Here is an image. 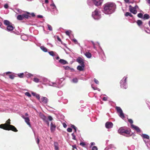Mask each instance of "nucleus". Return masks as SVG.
<instances>
[{"instance_id": "e433bc0d", "label": "nucleus", "mask_w": 150, "mask_h": 150, "mask_svg": "<svg viewBox=\"0 0 150 150\" xmlns=\"http://www.w3.org/2000/svg\"><path fill=\"white\" fill-rule=\"evenodd\" d=\"M71 33V31L70 30H67L66 31L65 33L67 35L69 36H70V34Z\"/></svg>"}, {"instance_id": "09e8293b", "label": "nucleus", "mask_w": 150, "mask_h": 150, "mask_svg": "<svg viewBox=\"0 0 150 150\" xmlns=\"http://www.w3.org/2000/svg\"><path fill=\"white\" fill-rule=\"evenodd\" d=\"M35 97L39 100V101H40V96L39 94H37L35 96Z\"/></svg>"}, {"instance_id": "2eb2a0df", "label": "nucleus", "mask_w": 150, "mask_h": 150, "mask_svg": "<svg viewBox=\"0 0 150 150\" xmlns=\"http://www.w3.org/2000/svg\"><path fill=\"white\" fill-rule=\"evenodd\" d=\"M22 117L25 120V122L27 123V124L30 127H31V125L29 122L30 120L29 118L27 117H25L24 115H22Z\"/></svg>"}, {"instance_id": "f8f14e48", "label": "nucleus", "mask_w": 150, "mask_h": 150, "mask_svg": "<svg viewBox=\"0 0 150 150\" xmlns=\"http://www.w3.org/2000/svg\"><path fill=\"white\" fill-rule=\"evenodd\" d=\"M113 126V124L111 122H108L105 124V127L107 129H110Z\"/></svg>"}, {"instance_id": "69168bd1", "label": "nucleus", "mask_w": 150, "mask_h": 150, "mask_svg": "<svg viewBox=\"0 0 150 150\" xmlns=\"http://www.w3.org/2000/svg\"><path fill=\"white\" fill-rule=\"evenodd\" d=\"M145 32H146V33H150V30L149 29L147 30H145Z\"/></svg>"}, {"instance_id": "13d9d810", "label": "nucleus", "mask_w": 150, "mask_h": 150, "mask_svg": "<svg viewBox=\"0 0 150 150\" xmlns=\"http://www.w3.org/2000/svg\"><path fill=\"white\" fill-rule=\"evenodd\" d=\"M64 68L66 70H69L70 69V68L68 66L65 67Z\"/></svg>"}, {"instance_id": "052dcab7", "label": "nucleus", "mask_w": 150, "mask_h": 150, "mask_svg": "<svg viewBox=\"0 0 150 150\" xmlns=\"http://www.w3.org/2000/svg\"><path fill=\"white\" fill-rule=\"evenodd\" d=\"M8 5L7 4H5L4 6V7L6 8H7L8 7Z\"/></svg>"}, {"instance_id": "473e14b6", "label": "nucleus", "mask_w": 150, "mask_h": 150, "mask_svg": "<svg viewBox=\"0 0 150 150\" xmlns=\"http://www.w3.org/2000/svg\"><path fill=\"white\" fill-rule=\"evenodd\" d=\"M42 80L43 82L45 83V84L46 85H47V84L49 80L45 78H43L42 79Z\"/></svg>"}, {"instance_id": "7ed1b4c3", "label": "nucleus", "mask_w": 150, "mask_h": 150, "mask_svg": "<svg viewBox=\"0 0 150 150\" xmlns=\"http://www.w3.org/2000/svg\"><path fill=\"white\" fill-rule=\"evenodd\" d=\"M92 16L95 20H99L101 18V13L98 9H96L92 12Z\"/></svg>"}, {"instance_id": "c756f323", "label": "nucleus", "mask_w": 150, "mask_h": 150, "mask_svg": "<svg viewBox=\"0 0 150 150\" xmlns=\"http://www.w3.org/2000/svg\"><path fill=\"white\" fill-rule=\"evenodd\" d=\"M137 23V25L139 26L141 28H142V27L141 26L142 24V21L140 20H138Z\"/></svg>"}, {"instance_id": "412c9836", "label": "nucleus", "mask_w": 150, "mask_h": 150, "mask_svg": "<svg viewBox=\"0 0 150 150\" xmlns=\"http://www.w3.org/2000/svg\"><path fill=\"white\" fill-rule=\"evenodd\" d=\"M40 116L42 119L44 121H47V120L48 119L44 115L42 114H40Z\"/></svg>"}, {"instance_id": "79ce46f5", "label": "nucleus", "mask_w": 150, "mask_h": 150, "mask_svg": "<svg viewBox=\"0 0 150 150\" xmlns=\"http://www.w3.org/2000/svg\"><path fill=\"white\" fill-rule=\"evenodd\" d=\"M71 127L74 129V132H76L77 128L74 125H71Z\"/></svg>"}, {"instance_id": "6e6d98bb", "label": "nucleus", "mask_w": 150, "mask_h": 150, "mask_svg": "<svg viewBox=\"0 0 150 150\" xmlns=\"http://www.w3.org/2000/svg\"><path fill=\"white\" fill-rule=\"evenodd\" d=\"M97 148L96 146H94L92 148V150H97Z\"/></svg>"}, {"instance_id": "de8ad7c7", "label": "nucleus", "mask_w": 150, "mask_h": 150, "mask_svg": "<svg viewBox=\"0 0 150 150\" xmlns=\"http://www.w3.org/2000/svg\"><path fill=\"white\" fill-rule=\"evenodd\" d=\"M97 43L98 44V46H99V49H100V51L103 52V54H104V52H103V50H102V48L100 46V44L98 42H97Z\"/></svg>"}, {"instance_id": "39448f33", "label": "nucleus", "mask_w": 150, "mask_h": 150, "mask_svg": "<svg viewBox=\"0 0 150 150\" xmlns=\"http://www.w3.org/2000/svg\"><path fill=\"white\" fill-rule=\"evenodd\" d=\"M118 132L122 135H125V134H129L130 133L129 130L125 129L123 127L120 128L118 130Z\"/></svg>"}, {"instance_id": "20e7f679", "label": "nucleus", "mask_w": 150, "mask_h": 150, "mask_svg": "<svg viewBox=\"0 0 150 150\" xmlns=\"http://www.w3.org/2000/svg\"><path fill=\"white\" fill-rule=\"evenodd\" d=\"M127 76H125L120 81V86L122 88L126 89L127 88Z\"/></svg>"}, {"instance_id": "72a5a7b5", "label": "nucleus", "mask_w": 150, "mask_h": 150, "mask_svg": "<svg viewBox=\"0 0 150 150\" xmlns=\"http://www.w3.org/2000/svg\"><path fill=\"white\" fill-rule=\"evenodd\" d=\"M17 75L20 78H23L24 76V73H23L18 74Z\"/></svg>"}, {"instance_id": "4468645a", "label": "nucleus", "mask_w": 150, "mask_h": 150, "mask_svg": "<svg viewBox=\"0 0 150 150\" xmlns=\"http://www.w3.org/2000/svg\"><path fill=\"white\" fill-rule=\"evenodd\" d=\"M76 62H78L81 65L84 64V59L80 57H78L76 59Z\"/></svg>"}, {"instance_id": "6ab92c4d", "label": "nucleus", "mask_w": 150, "mask_h": 150, "mask_svg": "<svg viewBox=\"0 0 150 150\" xmlns=\"http://www.w3.org/2000/svg\"><path fill=\"white\" fill-rule=\"evenodd\" d=\"M81 66L79 65L77 67V69L79 71H82L84 70L85 65H81Z\"/></svg>"}, {"instance_id": "9b49d317", "label": "nucleus", "mask_w": 150, "mask_h": 150, "mask_svg": "<svg viewBox=\"0 0 150 150\" xmlns=\"http://www.w3.org/2000/svg\"><path fill=\"white\" fill-rule=\"evenodd\" d=\"M14 28V25L12 24L7 26L6 30L10 32H11Z\"/></svg>"}, {"instance_id": "a19ab883", "label": "nucleus", "mask_w": 150, "mask_h": 150, "mask_svg": "<svg viewBox=\"0 0 150 150\" xmlns=\"http://www.w3.org/2000/svg\"><path fill=\"white\" fill-rule=\"evenodd\" d=\"M40 80L37 78H34L33 81L36 83H38L39 82Z\"/></svg>"}, {"instance_id": "b1692460", "label": "nucleus", "mask_w": 150, "mask_h": 150, "mask_svg": "<svg viewBox=\"0 0 150 150\" xmlns=\"http://www.w3.org/2000/svg\"><path fill=\"white\" fill-rule=\"evenodd\" d=\"M24 76H25L28 78H29L32 76H33V75L32 74L28 73V72H25L24 73Z\"/></svg>"}, {"instance_id": "aec40b11", "label": "nucleus", "mask_w": 150, "mask_h": 150, "mask_svg": "<svg viewBox=\"0 0 150 150\" xmlns=\"http://www.w3.org/2000/svg\"><path fill=\"white\" fill-rule=\"evenodd\" d=\"M144 141L147 147L148 148H150V142L149 141V140L147 139L146 140L144 139Z\"/></svg>"}, {"instance_id": "5fc2aeb1", "label": "nucleus", "mask_w": 150, "mask_h": 150, "mask_svg": "<svg viewBox=\"0 0 150 150\" xmlns=\"http://www.w3.org/2000/svg\"><path fill=\"white\" fill-rule=\"evenodd\" d=\"M128 121L130 123H131V124H132L133 123V121L132 119H128Z\"/></svg>"}, {"instance_id": "2f4dec72", "label": "nucleus", "mask_w": 150, "mask_h": 150, "mask_svg": "<svg viewBox=\"0 0 150 150\" xmlns=\"http://www.w3.org/2000/svg\"><path fill=\"white\" fill-rule=\"evenodd\" d=\"M41 49L45 52H47V49L43 46H41L40 47Z\"/></svg>"}, {"instance_id": "58836bf2", "label": "nucleus", "mask_w": 150, "mask_h": 150, "mask_svg": "<svg viewBox=\"0 0 150 150\" xmlns=\"http://www.w3.org/2000/svg\"><path fill=\"white\" fill-rule=\"evenodd\" d=\"M26 14H23V19L24 18H28L30 16Z\"/></svg>"}, {"instance_id": "bb28decb", "label": "nucleus", "mask_w": 150, "mask_h": 150, "mask_svg": "<svg viewBox=\"0 0 150 150\" xmlns=\"http://www.w3.org/2000/svg\"><path fill=\"white\" fill-rule=\"evenodd\" d=\"M59 62L63 64H65L67 63V62L66 60L63 59H60L59 60Z\"/></svg>"}, {"instance_id": "f3484780", "label": "nucleus", "mask_w": 150, "mask_h": 150, "mask_svg": "<svg viewBox=\"0 0 150 150\" xmlns=\"http://www.w3.org/2000/svg\"><path fill=\"white\" fill-rule=\"evenodd\" d=\"M56 126L52 122H51L50 124V130L52 132H54Z\"/></svg>"}, {"instance_id": "4d7b16f0", "label": "nucleus", "mask_w": 150, "mask_h": 150, "mask_svg": "<svg viewBox=\"0 0 150 150\" xmlns=\"http://www.w3.org/2000/svg\"><path fill=\"white\" fill-rule=\"evenodd\" d=\"M80 145L82 146H84L85 145V144L83 142H81L80 143Z\"/></svg>"}, {"instance_id": "4be33fe9", "label": "nucleus", "mask_w": 150, "mask_h": 150, "mask_svg": "<svg viewBox=\"0 0 150 150\" xmlns=\"http://www.w3.org/2000/svg\"><path fill=\"white\" fill-rule=\"evenodd\" d=\"M4 24L7 26L12 24L9 21L7 20H4L3 21Z\"/></svg>"}, {"instance_id": "603ef678", "label": "nucleus", "mask_w": 150, "mask_h": 150, "mask_svg": "<svg viewBox=\"0 0 150 150\" xmlns=\"http://www.w3.org/2000/svg\"><path fill=\"white\" fill-rule=\"evenodd\" d=\"M94 81L96 84H99V81L98 80H97L95 78L94 79Z\"/></svg>"}, {"instance_id": "a18cd8bd", "label": "nucleus", "mask_w": 150, "mask_h": 150, "mask_svg": "<svg viewBox=\"0 0 150 150\" xmlns=\"http://www.w3.org/2000/svg\"><path fill=\"white\" fill-rule=\"evenodd\" d=\"M143 16V15L142 13H140L137 14V16L139 18H142Z\"/></svg>"}, {"instance_id": "7c9ffc66", "label": "nucleus", "mask_w": 150, "mask_h": 150, "mask_svg": "<svg viewBox=\"0 0 150 150\" xmlns=\"http://www.w3.org/2000/svg\"><path fill=\"white\" fill-rule=\"evenodd\" d=\"M17 19L19 20H22L23 19V14L19 15L18 16Z\"/></svg>"}, {"instance_id": "c9c22d12", "label": "nucleus", "mask_w": 150, "mask_h": 150, "mask_svg": "<svg viewBox=\"0 0 150 150\" xmlns=\"http://www.w3.org/2000/svg\"><path fill=\"white\" fill-rule=\"evenodd\" d=\"M55 149H58V144L57 142H54V143Z\"/></svg>"}, {"instance_id": "f03ea898", "label": "nucleus", "mask_w": 150, "mask_h": 150, "mask_svg": "<svg viewBox=\"0 0 150 150\" xmlns=\"http://www.w3.org/2000/svg\"><path fill=\"white\" fill-rule=\"evenodd\" d=\"M10 120L8 119L6 121V123L0 125V128L6 130H11L17 132L18 130L16 127L14 126L10 125Z\"/></svg>"}, {"instance_id": "774afa93", "label": "nucleus", "mask_w": 150, "mask_h": 150, "mask_svg": "<svg viewBox=\"0 0 150 150\" xmlns=\"http://www.w3.org/2000/svg\"><path fill=\"white\" fill-rule=\"evenodd\" d=\"M146 1L150 6V0H146Z\"/></svg>"}, {"instance_id": "c85d7f7f", "label": "nucleus", "mask_w": 150, "mask_h": 150, "mask_svg": "<svg viewBox=\"0 0 150 150\" xmlns=\"http://www.w3.org/2000/svg\"><path fill=\"white\" fill-rule=\"evenodd\" d=\"M84 54L88 58H91L92 56L91 53L89 52H86Z\"/></svg>"}, {"instance_id": "680f3d73", "label": "nucleus", "mask_w": 150, "mask_h": 150, "mask_svg": "<svg viewBox=\"0 0 150 150\" xmlns=\"http://www.w3.org/2000/svg\"><path fill=\"white\" fill-rule=\"evenodd\" d=\"M31 93L33 96H35L37 94L35 93L34 92H32Z\"/></svg>"}, {"instance_id": "49530a36", "label": "nucleus", "mask_w": 150, "mask_h": 150, "mask_svg": "<svg viewBox=\"0 0 150 150\" xmlns=\"http://www.w3.org/2000/svg\"><path fill=\"white\" fill-rule=\"evenodd\" d=\"M27 13L28 14L30 15L33 17H34L35 16L34 13H30L27 12Z\"/></svg>"}, {"instance_id": "5701e85b", "label": "nucleus", "mask_w": 150, "mask_h": 150, "mask_svg": "<svg viewBox=\"0 0 150 150\" xmlns=\"http://www.w3.org/2000/svg\"><path fill=\"white\" fill-rule=\"evenodd\" d=\"M48 53L50 55L54 57H54L57 54L56 53L53 51L49 52Z\"/></svg>"}, {"instance_id": "423d86ee", "label": "nucleus", "mask_w": 150, "mask_h": 150, "mask_svg": "<svg viewBox=\"0 0 150 150\" xmlns=\"http://www.w3.org/2000/svg\"><path fill=\"white\" fill-rule=\"evenodd\" d=\"M139 8L138 6L136 5L134 7H133L131 5L129 6V11L134 14H136L137 13V9Z\"/></svg>"}, {"instance_id": "338daca9", "label": "nucleus", "mask_w": 150, "mask_h": 150, "mask_svg": "<svg viewBox=\"0 0 150 150\" xmlns=\"http://www.w3.org/2000/svg\"><path fill=\"white\" fill-rule=\"evenodd\" d=\"M57 39L60 42H61V39L58 36H57Z\"/></svg>"}, {"instance_id": "0eeeda50", "label": "nucleus", "mask_w": 150, "mask_h": 150, "mask_svg": "<svg viewBox=\"0 0 150 150\" xmlns=\"http://www.w3.org/2000/svg\"><path fill=\"white\" fill-rule=\"evenodd\" d=\"M117 112L119 113V115L122 119L125 118V116L121 108L117 106L115 108Z\"/></svg>"}, {"instance_id": "0e129e2a", "label": "nucleus", "mask_w": 150, "mask_h": 150, "mask_svg": "<svg viewBox=\"0 0 150 150\" xmlns=\"http://www.w3.org/2000/svg\"><path fill=\"white\" fill-rule=\"evenodd\" d=\"M62 92L61 91H59L58 93V94L59 95H61L62 94Z\"/></svg>"}, {"instance_id": "ddd939ff", "label": "nucleus", "mask_w": 150, "mask_h": 150, "mask_svg": "<svg viewBox=\"0 0 150 150\" xmlns=\"http://www.w3.org/2000/svg\"><path fill=\"white\" fill-rule=\"evenodd\" d=\"M48 101V99L46 97H42L40 100V103H42L44 104H46Z\"/></svg>"}, {"instance_id": "6e6552de", "label": "nucleus", "mask_w": 150, "mask_h": 150, "mask_svg": "<svg viewBox=\"0 0 150 150\" xmlns=\"http://www.w3.org/2000/svg\"><path fill=\"white\" fill-rule=\"evenodd\" d=\"M50 6L52 10V11L53 13L54 14H57L58 13V10L54 4L53 3L50 5Z\"/></svg>"}, {"instance_id": "8fccbe9b", "label": "nucleus", "mask_w": 150, "mask_h": 150, "mask_svg": "<svg viewBox=\"0 0 150 150\" xmlns=\"http://www.w3.org/2000/svg\"><path fill=\"white\" fill-rule=\"evenodd\" d=\"M67 130L68 132H71L72 131V129L71 128L69 127L67 129Z\"/></svg>"}, {"instance_id": "dca6fc26", "label": "nucleus", "mask_w": 150, "mask_h": 150, "mask_svg": "<svg viewBox=\"0 0 150 150\" xmlns=\"http://www.w3.org/2000/svg\"><path fill=\"white\" fill-rule=\"evenodd\" d=\"M47 85L56 87L57 85L55 82H52L49 80Z\"/></svg>"}, {"instance_id": "a878e982", "label": "nucleus", "mask_w": 150, "mask_h": 150, "mask_svg": "<svg viewBox=\"0 0 150 150\" xmlns=\"http://www.w3.org/2000/svg\"><path fill=\"white\" fill-rule=\"evenodd\" d=\"M78 80L77 78L75 77L74 78L72 79L71 80V82L76 83H77L78 82Z\"/></svg>"}, {"instance_id": "393cba45", "label": "nucleus", "mask_w": 150, "mask_h": 150, "mask_svg": "<svg viewBox=\"0 0 150 150\" xmlns=\"http://www.w3.org/2000/svg\"><path fill=\"white\" fill-rule=\"evenodd\" d=\"M141 136L143 137L144 139H146L148 140L149 139V137L147 134H142L141 135Z\"/></svg>"}, {"instance_id": "9d476101", "label": "nucleus", "mask_w": 150, "mask_h": 150, "mask_svg": "<svg viewBox=\"0 0 150 150\" xmlns=\"http://www.w3.org/2000/svg\"><path fill=\"white\" fill-rule=\"evenodd\" d=\"M93 1L94 4L96 6L101 5L103 1V0H93Z\"/></svg>"}, {"instance_id": "1a4fd4ad", "label": "nucleus", "mask_w": 150, "mask_h": 150, "mask_svg": "<svg viewBox=\"0 0 150 150\" xmlns=\"http://www.w3.org/2000/svg\"><path fill=\"white\" fill-rule=\"evenodd\" d=\"M63 80L64 79L63 78H61L60 79H57L56 80V82H55L57 85L56 87L59 88L62 87V86L61 85V84Z\"/></svg>"}, {"instance_id": "a211bd4d", "label": "nucleus", "mask_w": 150, "mask_h": 150, "mask_svg": "<svg viewBox=\"0 0 150 150\" xmlns=\"http://www.w3.org/2000/svg\"><path fill=\"white\" fill-rule=\"evenodd\" d=\"M131 126L132 128L136 130L137 132H141L140 128L136 126L133 124H131Z\"/></svg>"}, {"instance_id": "3c124183", "label": "nucleus", "mask_w": 150, "mask_h": 150, "mask_svg": "<svg viewBox=\"0 0 150 150\" xmlns=\"http://www.w3.org/2000/svg\"><path fill=\"white\" fill-rule=\"evenodd\" d=\"M71 135L72 137V139L74 140H76V136L74 134V133H73L71 134Z\"/></svg>"}, {"instance_id": "cd10ccee", "label": "nucleus", "mask_w": 150, "mask_h": 150, "mask_svg": "<svg viewBox=\"0 0 150 150\" xmlns=\"http://www.w3.org/2000/svg\"><path fill=\"white\" fill-rule=\"evenodd\" d=\"M21 39L24 40H26L28 39L27 36L25 35H22L21 36Z\"/></svg>"}, {"instance_id": "bf43d9fd", "label": "nucleus", "mask_w": 150, "mask_h": 150, "mask_svg": "<svg viewBox=\"0 0 150 150\" xmlns=\"http://www.w3.org/2000/svg\"><path fill=\"white\" fill-rule=\"evenodd\" d=\"M62 125H63V127H64V128H66L67 127V125L64 122V123H62Z\"/></svg>"}, {"instance_id": "e2e57ef3", "label": "nucleus", "mask_w": 150, "mask_h": 150, "mask_svg": "<svg viewBox=\"0 0 150 150\" xmlns=\"http://www.w3.org/2000/svg\"><path fill=\"white\" fill-rule=\"evenodd\" d=\"M103 100L104 101H106L107 100V98L106 97H104L103 98Z\"/></svg>"}, {"instance_id": "f704fd0d", "label": "nucleus", "mask_w": 150, "mask_h": 150, "mask_svg": "<svg viewBox=\"0 0 150 150\" xmlns=\"http://www.w3.org/2000/svg\"><path fill=\"white\" fill-rule=\"evenodd\" d=\"M149 16L148 14H145L144 15L143 18L144 19H148L149 18Z\"/></svg>"}, {"instance_id": "864d4df0", "label": "nucleus", "mask_w": 150, "mask_h": 150, "mask_svg": "<svg viewBox=\"0 0 150 150\" xmlns=\"http://www.w3.org/2000/svg\"><path fill=\"white\" fill-rule=\"evenodd\" d=\"M48 119V120L50 121L52 120H53V118H52V117L50 116H49L48 117L47 119Z\"/></svg>"}, {"instance_id": "37998d69", "label": "nucleus", "mask_w": 150, "mask_h": 150, "mask_svg": "<svg viewBox=\"0 0 150 150\" xmlns=\"http://www.w3.org/2000/svg\"><path fill=\"white\" fill-rule=\"evenodd\" d=\"M48 29L50 31H52V28L51 25L49 24L47 25Z\"/></svg>"}, {"instance_id": "4c0bfd02", "label": "nucleus", "mask_w": 150, "mask_h": 150, "mask_svg": "<svg viewBox=\"0 0 150 150\" xmlns=\"http://www.w3.org/2000/svg\"><path fill=\"white\" fill-rule=\"evenodd\" d=\"M16 75L17 74H13L9 75V77L11 79H13L14 78V77L16 76Z\"/></svg>"}, {"instance_id": "c03bdc74", "label": "nucleus", "mask_w": 150, "mask_h": 150, "mask_svg": "<svg viewBox=\"0 0 150 150\" xmlns=\"http://www.w3.org/2000/svg\"><path fill=\"white\" fill-rule=\"evenodd\" d=\"M25 95L29 97H31V96L30 94L28 92H26L25 93Z\"/></svg>"}, {"instance_id": "ea45409f", "label": "nucleus", "mask_w": 150, "mask_h": 150, "mask_svg": "<svg viewBox=\"0 0 150 150\" xmlns=\"http://www.w3.org/2000/svg\"><path fill=\"white\" fill-rule=\"evenodd\" d=\"M125 15L126 16H127V17L129 16H130L131 17H132V15L130 13L128 12H126L125 13Z\"/></svg>"}, {"instance_id": "f257e3e1", "label": "nucleus", "mask_w": 150, "mask_h": 150, "mask_svg": "<svg viewBox=\"0 0 150 150\" xmlns=\"http://www.w3.org/2000/svg\"><path fill=\"white\" fill-rule=\"evenodd\" d=\"M103 12L105 14H111L115 11L116 8L115 4L113 3H108L103 6Z\"/></svg>"}]
</instances>
